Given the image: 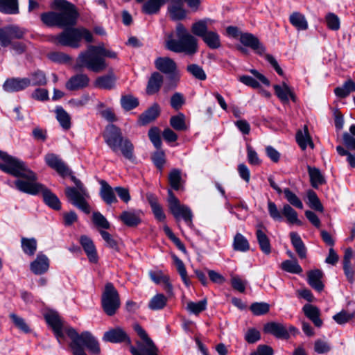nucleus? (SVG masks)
Returning <instances> with one entry per match:
<instances>
[{
	"label": "nucleus",
	"mask_w": 355,
	"mask_h": 355,
	"mask_svg": "<svg viewBox=\"0 0 355 355\" xmlns=\"http://www.w3.org/2000/svg\"><path fill=\"white\" fill-rule=\"evenodd\" d=\"M31 85V80L28 78H10L6 79L3 89L7 92H17L25 89Z\"/></svg>",
	"instance_id": "f3484780"
},
{
	"label": "nucleus",
	"mask_w": 355,
	"mask_h": 355,
	"mask_svg": "<svg viewBox=\"0 0 355 355\" xmlns=\"http://www.w3.org/2000/svg\"><path fill=\"white\" fill-rule=\"evenodd\" d=\"M49 268V259L42 254L39 253L36 259L31 263L30 269L35 275L45 273Z\"/></svg>",
	"instance_id": "412c9836"
},
{
	"label": "nucleus",
	"mask_w": 355,
	"mask_h": 355,
	"mask_svg": "<svg viewBox=\"0 0 355 355\" xmlns=\"http://www.w3.org/2000/svg\"><path fill=\"white\" fill-rule=\"evenodd\" d=\"M160 109L158 104L155 103L147 110L139 115L138 123L145 125L153 121L159 114Z\"/></svg>",
	"instance_id": "a878e982"
},
{
	"label": "nucleus",
	"mask_w": 355,
	"mask_h": 355,
	"mask_svg": "<svg viewBox=\"0 0 355 355\" xmlns=\"http://www.w3.org/2000/svg\"><path fill=\"white\" fill-rule=\"evenodd\" d=\"M167 297L161 293L156 294L153 296L148 303V308L153 311L163 309L167 304Z\"/></svg>",
	"instance_id": "79ce46f5"
},
{
	"label": "nucleus",
	"mask_w": 355,
	"mask_h": 355,
	"mask_svg": "<svg viewBox=\"0 0 355 355\" xmlns=\"http://www.w3.org/2000/svg\"><path fill=\"white\" fill-rule=\"evenodd\" d=\"M289 21L299 31H306L309 28L305 16L299 12H293L289 16Z\"/></svg>",
	"instance_id": "473e14b6"
},
{
	"label": "nucleus",
	"mask_w": 355,
	"mask_h": 355,
	"mask_svg": "<svg viewBox=\"0 0 355 355\" xmlns=\"http://www.w3.org/2000/svg\"><path fill=\"white\" fill-rule=\"evenodd\" d=\"M168 182L171 188L178 191L182 188V176L180 169L173 168L168 175Z\"/></svg>",
	"instance_id": "8fccbe9b"
},
{
	"label": "nucleus",
	"mask_w": 355,
	"mask_h": 355,
	"mask_svg": "<svg viewBox=\"0 0 355 355\" xmlns=\"http://www.w3.org/2000/svg\"><path fill=\"white\" fill-rule=\"evenodd\" d=\"M282 217L284 216L287 221L291 224L302 225L301 220L297 218V211L288 204H285L282 209Z\"/></svg>",
	"instance_id": "a19ab883"
},
{
	"label": "nucleus",
	"mask_w": 355,
	"mask_h": 355,
	"mask_svg": "<svg viewBox=\"0 0 355 355\" xmlns=\"http://www.w3.org/2000/svg\"><path fill=\"white\" fill-rule=\"evenodd\" d=\"M283 192L284 193L285 198L291 205L298 209L303 208V204L300 199L288 188L284 189Z\"/></svg>",
	"instance_id": "0e129e2a"
},
{
	"label": "nucleus",
	"mask_w": 355,
	"mask_h": 355,
	"mask_svg": "<svg viewBox=\"0 0 355 355\" xmlns=\"http://www.w3.org/2000/svg\"><path fill=\"white\" fill-rule=\"evenodd\" d=\"M166 1V0H148L143 5L142 11L148 15L157 13Z\"/></svg>",
	"instance_id": "a18cd8bd"
},
{
	"label": "nucleus",
	"mask_w": 355,
	"mask_h": 355,
	"mask_svg": "<svg viewBox=\"0 0 355 355\" xmlns=\"http://www.w3.org/2000/svg\"><path fill=\"white\" fill-rule=\"evenodd\" d=\"M149 275L152 281L155 284L163 283L164 284V288L168 293H172L173 286L170 283L169 277L166 275H164L161 272H153L150 271Z\"/></svg>",
	"instance_id": "e433bc0d"
},
{
	"label": "nucleus",
	"mask_w": 355,
	"mask_h": 355,
	"mask_svg": "<svg viewBox=\"0 0 355 355\" xmlns=\"http://www.w3.org/2000/svg\"><path fill=\"white\" fill-rule=\"evenodd\" d=\"M89 83V78L86 74H77L71 77L66 83V88L71 91L78 90L86 87Z\"/></svg>",
	"instance_id": "b1692460"
},
{
	"label": "nucleus",
	"mask_w": 355,
	"mask_h": 355,
	"mask_svg": "<svg viewBox=\"0 0 355 355\" xmlns=\"http://www.w3.org/2000/svg\"><path fill=\"white\" fill-rule=\"evenodd\" d=\"M233 248L236 251L246 252L250 249V244L243 235L236 233L233 241Z\"/></svg>",
	"instance_id": "09e8293b"
},
{
	"label": "nucleus",
	"mask_w": 355,
	"mask_h": 355,
	"mask_svg": "<svg viewBox=\"0 0 355 355\" xmlns=\"http://www.w3.org/2000/svg\"><path fill=\"white\" fill-rule=\"evenodd\" d=\"M66 333L71 340L69 347L73 355H87L84 347L92 354L101 353L99 343L89 331H85L79 334L75 329L69 327Z\"/></svg>",
	"instance_id": "423d86ee"
},
{
	"label": "nucleus",
	"mask_w": 355,
	"mask_h": 355,
	"mask_svg": "<svg viewBox=\"0 0 355 355\" xmlns=\"http://www.w3.org/2000/svg\"><path fill=\"white\" fill-rule=\"evenodd\" d=\"M0 158L3 161V163H0V169L14 177L20 178L28 168L23 161L1 150Z\"/></svg>",
	"instance_id": "ddd939ff"
},
{
	"label": "nucleus",
	"mask_w": 355,
	"mask_h": 355,
	"mask_svg": "<svg viewBox=\"0 0 355 355\" xmlns=\"http://www.w3.org/2000/svg\"><path fill=\"white\" fill-rule=\"evenodd\" d=\"M106 144L115 153H119L124 158L133 162L135 159L134 145L127 137H124L119 128L115 125L110 124L103 134Z\"/></svg>",
	"instance_id": "39448f33"
},
{
	"label": "nucleus",
	"mask_w": 355,
	"mask_h": 355,
	"mask_svg": "<svg viewBox=\"0 0 355 355\" xmlns=\"http://www.w3.org/2000/svg\"><path fill=\"white\" fill-rule=\"evenodd\" d=\"M296 141L302 150H305L307 146H310L311 148H313L314 145L306 125L303 130H299L297 132Z\"/></svg>",
	"instance_id": "72a5a7b5"
},
{
	"label": "nucleus",
	"mask_w": 355,
	"mask_h": 355,
	"mask_svg": "<svg viewBox=\"0 0 355 355\" xmlns=\"http://www.w3.org/2000/svg\"><path fill=\"white\" fill-rule=\"evenodd\" d=\"M173 259L182 282L187 287H189L191 284V282L188 277L187 272L183 261L175 255H173Z\"/></svg>",
	"instance_id": "3c124183"
},
{
	"label": "nucleus",
	"mask_w": 355,
	"mask_h": 355,
	"mask_svg": "<svg viewBox=\"0 0 355 355\" xmlns=\"http://www.w3.org/2000/svg\"><path fill=\"white\" fill-rule=\"evenodd\" d=\"M202 39L210 49H216L221 46L220 36L216 31H208Z\"/></svg>",
	"instance_id": "ea45409f"
},
{
	"label": "nucleus",
	"mask_w": 355,
	"mask_h": 355,
	"mask_svg": "<svg viewBox=\"0 0 355 355\" xmlns=\"http://www.w3.org/2000/svg\"><path fill=\"white\" fill-rule=\"evenodd\" d=\"M21 247L24 254L33 256L37 248V240L35 238L21 237Z\"/></svg>",
	"instance_id": "4c0bfd02"
},
{
	"label": "nucleus",
	"mask_w": 355,
	"mask_h": 355,
	"mask_svg": "<svg viewBox=\"0 0 355 355\" xmlns=\"http://www.w3.org/2000/svg\"><path fill=\"white\" fill-rule=\"evenodd\" d=\"M308 172L310 176L311 184L313 187L318 188V186L324 183V178L318 168L308 166Z\"/></svg>",
	"instance_id": "37998d69"
},
{
	"label": "nucleus",
	"mask_w": 355,
	"mask_h": 355,
	"mask_svg": "<svg viewBox=\"0 0 355 355\" xmlns=\"http://www.w3.org/2000/svg\"><path fill=\"white\" fill-rule=\"evenodd\" d=\"M350 133L345 132L343 136V143L349 149H355V125L349 128Z\"/></svg>",
	"instance_id": "e2e57ef3"
},
{
	"label": "nucleus",
	"mask_w": 355,
	"mask_h": 355,
	"mask_svg": "<svg viewBox=\"0 0 355 355\" xmlns=\"http://www.w3.org/2000/svg\"><path fill=\"white\" fill-rule=\"evenodd\" d=\"M120 103L123 110L130 111L136 108L139 105V101L137 97L128 94L121 97Z\"/></svg>",
	"instance_id": "49530a36"
},
{
	"label": "nucleus",
	"mask_w": 355,
	"mask_h": 355,
	"mask_svg": "<svg viewBox=\"0 0 355 355\" xmlns=\"http://www.w3.org/2000/svg\"><path fill=\"white\" fill-rule=\"evenodd\" d=\"M157 70L165 74L173 73L177 71V65L173 60L168 57H159L155 60Z\"/></svg>",
	"instance_id": "4be33fe9"
},
{
	"label": "nucleus",
	"mask_w": 355,
	"mask_h": 355,
	"mask_svg": "<svg viewBox=\"0 0 355 355\" xmlns=\"http://www.w3.org/2000/svg\"><path fill=\"white\" fill-rule=\"evenodd\" d=\"M191 31L195 35L202 38L209 31L207 20H200L194 23L191 26Z\"/></svg>",
	"instance_id": "680f3d73"
},
{
	"label": "nucleus",
	"mask_w": 355,
	"mask_h": 355,
	"mask_svg": "<svg viewBox=\"0 0 355 355\" xmlns=\"http://www.w3.org/2000/svg\"><path fill=\"white\" fill-rule=\"evenodd\" d=\"M267 228L262 223L256 225V237L261 250L265 254L271 252V245L268 236L266 235Z\"/></svg>",
	"instance_id": "a211bd4d"
},
{
	"label": "nucleus",
	"mask_w": 355,
	"mask_h": 355,
	"mask_svg": "<svg viewBox=\"0 0 355 355\" xmlns=\"http://www.w3.org/2000/svg\"><path fill=\"white\" fill-rule=\"evenodd\" d=\"M307 198L309 206L311 209L320 212H323L324 207L315 191L309 190L307 193Z\"/></svg>",
	"instance_id": "4d7b16f0"
},
{
	"label": "nucleus",
	"mask_w": 355,
	"mask_h": 355,
	"mask_svg": "<svg viewBox=\"0 0 355 355\" xmlns=\"http://www.w3.org/2000/svg\"><path fill=\"white\" fill-rule=\"evenodd\" d=\"M82 38H84L87 42H93L92 33L84 28H67L55 37V40L60 45L75 49L80 46Z\"/></svg>",
	"instance_id": "6e6552de"
},
{
	"label": "nucleus",
	"mask_w": 355,
	"mask_h": 355,
	"mask_svg": "<svg viewBox=\"0 0 355 355\" xmlns=\"http://www.w3.org/2000/svg\"><path fill=\"white\" fill-rule=\"evenodd\" d=\"M55 117L62 128L68 130L71 126V116L61 106L56 107L55 110Z\"/></svg>",
	"instance_id": "f704fd0d"
},
{
	"label": "nucleus",
	"mask_w": 355,
	"mask_h": 355,
	"mask_svg": "<svg viewBox=\"0 0 355 355\" xmlns=\"http://www.w3.org/2000/svg\"><path fill=\"white\" fill-rule=\"evenodd\" d=\"M207 301L203 299L198 302H189L187 304V310L195 315H198L207 309Z\"/></svg>",
	"instance_id": "6e6d98bb"
},
{
	"label": "nucleus",
	"mask_w": 355,
	"mask_h": 355,
	"mask_svg": "<svg viewBox=\"0 0 355 355\" xmlns=\"http://www.w3.org/2000/svg\"><path fill=\"white\" fill-rule=\"evenodd\" d=\"M289 236L291 243L299 257L300 259H305L306 257L307 250L300 236L295 232H291Z\"/></svg>",
	"instance_id": "7c9ffc66"
},
{
	"label": "nucleus",
	"mask_w": 355,
	"mask_h": 355,
	"mask_svg": "<svg viewBox=\"0 0 355 355\" xmlns=\"http://www.w3.org/2000/svg\"><path fill=\"white\" fill-rule=\"evenodd\" d=\"M101 305L104 312L109 316L114 315L120 307L119 294L111 282L105 285L101 296Z\"/></svg>",
	"instance_id": "9b49d317"
},
{
	"label": "nucleus",
	"mask_w": 355,
	"mask_h": 355,
	"mask_svg": "<svg viewBox=\"0 0 355 355\" xmlns=\"http://www.w3.org/2000/svg\"><path fill=\"white\" fill-rule=\"evenodd\" d=\"M142 215L141 210L123 211L119 216V219L126 226L134 227L141 223Z\"/></svg>",
	"instance_id": "6ab92c4d"
},
{
	"label": "nucleus",
	"mask_w": 355,
	"mask_h": 355,
	"mask_svg": "<svg viewBox=\"0 0 355 355\" xmlns=\"http://www.w3.org/2000/svg\"><path fill=\"white\" fill-rule=\"evenodd\" d=\"M240 42L244 46L252 49L257 54L260 55H264L265 59L271 64L276 72L280 76L283 75V70L279 67L276 59L270 54H265L266 48L256 36L252 33H242L241 34Z\"/></svg>",
	"instance_id": "1a4fd4ad"
},
{
	"label": "nucleus",
	"mask_w": 355,
	"mask_h": 355,
	"mask_svg": "<svg viewBox=\"0 0 355 355\" xmlns=\"http://www.w3.org/2000/svg\"><path fill=\"white\" fill-rule=\"evenodd\" d=\"M41 20L49 26L65 27L76 24L74 23V15L71 12H44L41 15Z\"/></svg>",
	"instance_id": "4468645a"
},
{
	"label": "nucleus",
	"mask_w": 355,
	"mask_h": 355,
	"mask_svg": "<svg viewBox=\"0 0 355 355\" xmlns=\"http://www.w3.org/2000/svg\"><path fill=\"white\" fill-rule=\"evenodd\" d=\"M134 330L140 337L141 340L137 342V347L131 346L132 355H158V349L146 331L139 324H134Z\"/></svg>",
	"instance_id": "9d476101"
},
{
	"label": "nucleus",
	"mask_w": 355,
	"mask_h": 355,
	"mask_svg": "<svg viewBox=\"0 0 355 355\" xmlns=\"http://www.w3.org/2000/svg\"><path fill=\"white\" fill-rule=\"evenodd\" d=\"M116 80V76L112 73H110L98 77L94 82V85L100 89L110 90L114 87Z\"/></svg>",
	"instance_id": "2f4dec72"
},
{
	"label": "nucleus",
	"mask_w": 355,
	"mask_h": 355,
	"mask_svg": "<svg viewBox=\"0 0 355 355\" xmlns=\"http://www.w3.org/2000/svg\"><path fill=\"white\" fill-rule=\"evenodd\" d=\"M274 89L276 95L283 102H288L289 97L293 98V93L285 83L282 85H274Z\"/></svg>",
	"instance_id": "de8ad7c7"
},
{
	"label": "nucleus",
	"mask_w": 355,
	"mask_h": 355,
	"mask_svg": "<svg viewBox=\"0 0 355 355\" xmlns=\"http://www.w3.org/2000/svg\"><path fill=\"white\" fill-rule=\"evenodd\" d=\"M28 78L31 80V85L33 86H43L47 83L45 73L40 70L32 73Z\"/></svg>",
	"instance_id": "13d9d810"
},
{
	"label": "nucleus",
	"mask_w": 355,
	"mask_h": 355,
	"mask_svg": "<svg viewBox=\"0 0 355 355\" xmlns=\"http://www.w3.org/2000/svg\"><path fill=\"white\" fill-rule=\"evenodd\" d=\"M80 243L86 253L89 261L91 263H97L98 257L96 247L92 240L87 236L83 235L80 237Z\"/></svg>",
	"instance_id": "aec40b11"
},
{
	"label": "nucleus",
	"mask_w": 355,
	"mask_h": 355,
	"mask_svg": "<svg viewBox=\"0 0 355 355\" xmlns=\"http://www.w3.org/2000/svg\"><path fill=\"white\" fill-rule=\"evenodd\" d=\"M168 75V79L164 85V90L166 92L175 89L177 87L178 83L180 80V75L178 71H176L173 73H169Z\"/></svg>",
	"instance_id": "774afa93"
},
{
	"label": "nucleus",
	"mask_w": 355,
	"mask_h": 355,
	"mask_svg": "<svg viewBox=\"0 0 355 355\" xmlns=\"http://www.w3.org/2000/svg\"><path fill=\"white\" fill-rule=\"evenodd\" d=\"M170 125L176 130H186L187 127L185 123V115L183 113H179L177 115L171 116L170 119Z\"/></svg>",
	"instance_id": "5fc2aeb1"
},
{
	"label": "nucleus",
	"mask_w": 355,
	"mask_h": 355,
	"mask_svg": "<svg viewBox=\"0 0 355 355\" xmlns=\"http://www.w3.org/2000/svg\"><path fill=\"white\" fill-rule=\"evenodd\" d=\"M27 33L25 28L17 24H9L0 27V45L3 48L10 46L16 54L20 55L26 51V46L21 42L14 40H21Z\"/></svg>",
	"instance_id": "0eeeda50"
},
{
	"label": "nucleus",
	"mask_w": 355,
	"mask_h": 355,
	"mask_svg": "<svg viewBox=\"0 0 355 355\" xmlns=\"http://www.w3.org/2000/svg\"><path fill=\"white\" fill-rule=\"evenodd\" d=\"M100 196L103 200L107 205L117 202V198L114 194V189H112L105 180H101Z\"/></svg>",
	"instance_id": "cd10ccee"
},
{
	"label": "nucleus",
	"mask_w": 355,
	"mask_h": 355,
	"mask_svg": "<svg viewBox=\"0 0 355 355\" xmlns=\"http://www.w3.org/2000/svg\"><path fill=\"white\" fill-rule=\"evenodd\" d=\"M46 164L55 170L60 176H69L75 187H67L64 193L68 200L76 207L86 214L91 212L90 206L87 202L89 194L82 182L76 178L67 164L55 154L48 153L45 155Z\"/></svg>",
	"instance_id": "f257e3e1"
},
{
	"label": "nucleus",
	"mask_w": 355,
	"mask_h": 355,
	"mask_svg": "<svg viewBox=\"0 0 355 355\" xmlns=\"http://www.w3.org/2000/svg\"><path fill=\"white\" fill-rule=\"evenodd\" d=\"M175 39L173 33H169L166 39V48L175 53H184L191 55L198 49L197 39L189 33L184 26L178 23L175 28Z\"/></svg>",
	"instance_id": "20e7f679"
},
{
	"label": "nucleus",
	"mask_w": 355,
	"mask_h": 355,
	"mask_svg": "<svg viewBox=\"0 0 355 355\" xmlns=\"http://www.w3.org/2000/svg\"><path fill=\"white\" fill-rule=\"evenodd\" d=\"M187 70L193 77L200 80H205L207 78V75L203 70L202 67L196 64H189Z\"/></svg>",
	"instance_id": "052dcab7"
},
{
	"label": "nucleus",
	"mask_w": 355,
	"mask_h": 355,
	"mask_svg": "<svg viewBox=\"0 0 355 355\" xmlns=\"http://www.w3.org/2000/svg\"><path fill=\"white\" fill-rule=\"evenodd\" d=\"M250 309L255 315H261L269 311L270 306L266 302H254L251 304Z\"/></svg>",
	"instance_id": "69168bd1"
},
{
	"label": "nucleus",
	"mask_w": 355,
	"mask_h": 355,
	"mask_svg": "<svg viewBox=\"0 0 355 355\" xmlns=\"http://www.w3.org/2000/svg\"><path fill=\"white\" fill-rule=\"evenodd\" d=\"M20 178L14 182L17 190L33 196L42 193L46 205L55 210L60 209L61 202L58 196L44 184L37 182L35 173L28 168Z\"/></svg>",
	"instance_id": "f03ea898"
},
{
	"label": "nucleus",
	"mask_w": 355,
	"mask_h": 355,
	"mask_svg": "<svg viewBox=\"0 0 355 355\" xmlns=\"http://www.w3.org/2000/svg\"><path fill=\"white\" fill-rule=\"evenodd\" d=\"M9 317L12 320L15 326L21 331L25 334L31 332V329L24 318L13 313H10Z\"/></svg>",
	"instance_id": "bf43d9fd"
},
{
	"label": "nucleus",
	"mask_w": 355,
	"mask_h": 355,
	"mask_svg": "<svg viewBox=\"0 0 355 355\" xmlns=\"http://www.w3.org/2000/svg\"><path fill=\"white\" fill-rule=\"evenodd\" d=\"M93 223L99 227L103 229H109L110 227V224L106 219V218L101 214L98 211H96L93 213L92 216Z\"/></svg>",
	"instance_id": "338daca9"
},
{
	"label": "nucleus",
	"mask_w": 355,
	"mask_h": 355,
	"mask_svg": "<svg viewBox=\"0 0 355 355\" xmlns=\"http://www.w3.org/2000/svg\"><path fill=\"white\" fill-rule=\"evenodd\" d=\"M163 83V76L158 72L151 74L146 86V93L153 95L159 92Z\"/></svg>",
	"instance_id": "c85d7f7f"
},
{
	"label": "nucleus",
	"mask_w": 355,
	"mask_h": 355,
	"mask_svg": "<svg viewBox=\"0 0 355 355\" xmlns=\"http://www.w3.org/2000/svg\"><path fill=\"white\" fill-rule=\"evenodd\" d=\"M0 11L10 15L19 13L17 0H0Z\"/></svg>",
	"instance_id": "c03bdc74"
},
{
	"label": "nucleus",
	"mask_w": 355,
	"mask_h": 355,
	"mask_svg": "<svg viewBox=\"0 0 355 355\" xmlns=\"http://www.w3.org/2000/svg\"><path fill=\"white\" fill-rule=\"evenodd\" d=\"M45 320L47 324L52 328L55 336L59 343H61V340L64 339V336L63 333V323L55 312H49L45 315Z\"/></svg>",
	"instance_id": "dca6fc26"
},
{
	"label": "nucleus",
	"mask_w": 355,
	"mask_h": 355,
	"mask_svg": "<svg viewBox=\"0 0 355 355\" xmlns=\"http://www.w3.org/2000/svg\"><path fill=\"white\" fill-rule=\"evenodd\" d=\"M103 340L106 342L118 343L129 340V338L123 329L116 327L105 332Z\"/></svg>",
	"instance_id": "5701e85b"
},
{
	"label": "nucleus",
	"mask_w": 355,
	"mask_h": 355,
	"mask_svg": "<svg viewBox=\"0 0 355 355\" xmlns=\"http://www.w3.org/2000/svg\"><path fill=\"white\" fill-rule=\"evenodd\" d=\"M147 200L155 218L159 221H164L166 218V215L163 211L162 207L159 204L157 198L153 194L148 193L147 194Z\"/></svg>",
	"instance_id": "c9c22d12"
},
{
	"label": "nucleus",
	"mask_w": 355,
	"mask_h": 355,
	"mask_svg": "<svg viewBox=\"0 0 355 355\" xmlns=\"http://www.w3.org/2000/svg\"><path fill=\"white\" fill-rule=\"evenodd\" d=\"M168 202L169 209L175 220L183 219L188 226L191 227L193 214L191 209L184 205H181L171 189L168 190Z\"/></svg>",
	"instance_id": "f8f14e48"
},
{
	"label": "nucleus",
	"mask_w": 355,
	"mask_h": 355,
	"mask_svg": "<svg viewBox=\"0 0 355 355\" xmlns=\"http://www.w3.org/2000/svg\"><path fill=\"white\" fill-rule=\"evenodd\" d=\"M354 91H355V83L352 80H349L341 87H336L334 92L337 96L340 98H345Z\"/></svg>",
	"instance_id": "603ef678"
},
{
	"label": "nucleus",
	"mask_w": 355,
	"mask_h": 355,
	"mask_svg": "<svg viewBox=\"0 0 355 355\" xmlns=\"http://www.w3.org/2000/svg\"><path fill=\"white\" fill-rule=\"evenodd\" d=\"M52 7L56 9L62 10L61 12H71L74 15V23L76 22L78 12L75 6L66 0H54L52 3Z\"/></svg>",
	"instance_id": "58836bf2"
},
{
	"label": "nucleus",
	"mask_w": 355,
	"mask_h": 355,
	"mask_svg": "<svg viewBox=\"0 0 355 355\" xmlns=\"http://www.w3.org/2000/svg\"><path fill=\"white\" fill-rule=\"evenodd\" d=\"M263 331L266 333L272 334L277 338L288 339L290 333H295L297 329L293 326L286 327L282 323L271 322L265 324Z\"/></svg>",
	"instance_id": "2eb2a0df"
},
{
	"label": "nucleus",
	"mask_w": 355,
	"mask_h": 355,
	"mask_svg": "<svg viewBox=\"0 0 355 355\" xmlns=\"http://www.w3.org/2000/svg\"><path fill=\"white\" fill-rule=\"evenodd\" d=\"M183 1L188 4L187 0H173L168 7V12L173 20H181L186 17V10L183 8Z\"/></svg>",
	"instance_id": "393cba45"
},
{
	"label": "nucleus",
	"mask_w": 355,
	"mask_h": 355,
	"mask_svg": "<svg viewBox=\"0 0 355 355\" xmlns=\"http://www.w3.org/2000/svg\"><path fill=\"white\" fill-rule=\"evenodd\" d=\"M323 274L320 270H313L308 272L307 280L309 284L315 291L320 292L324 288V284L322 282Z\"/></svg>",
	"instance_id": "c756f323"
},
{
	"label": "nucleus",
	"mask_w": 355,
	"mask_h": 355,
	"mask_svg": "<svg viewBox=\"0 0 355 355\" xmlns=\"http://www.w3.org/2000/svg\"><path fill=\"white\" fill-rule=\"evenodd\" d=\"M281 268L283 270L292 274H300L302 272V268L296 259L285 260L282 263Z\"/></svg>",
	"instance_id": "864d4df0"
},
{
	"label": "nucleus",
	"mask_w": 355,
	"mask_h": 355,
	"mask_svg": "<svg viewBox=\"0 0 355 355\" xmlns=\"http://www.w3.org/2000/svg\"><path fill=\"white\" fill-rule=\"evenodd\" d=\"M302 311L304 315L312 321L314 325L317 327H320L322 325V320L320 319V309L311 304H306Z\"/></svg>",
	"instance_id": "bb28decb"
},
{
	"label": "nucleus",
	"mask_w": 355,
	"mask_h": 355,
	"mask_svg": "<svg viewBox=\"0 0 355 355\" xmlns=\"http://www.w3.org/2000/svg\"><path fill=\"white\" fill-rule=\"evenodd\" d=\"M105 57L116 59L117 53L105 49L103 44L98 46L89 45L86 51L78 55L75 69L86 68L95 73L101 72L107 67Z\"/></svg>",
	"instance_id": "7ed1b4c3"
}]
</instances>
